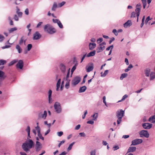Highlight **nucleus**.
I'll return each instance as SVG.
<instances>
[{
  "instance_id": "nucleus-63",
  "label": "nucleus",
  "mask_w": 155,
  "mask_h": 155,
  "mask_svg": "<svg viewBox=\"0 0 155 155\" xmlns=\"http://www.w3.org/2000/svg\"><path fill=\"white\" fill-rule=\"evenodd\" d=\"M115 39V38H114V37H112V38H110V41H109V43L110 44H111V43L113 41H114Z\"/></svg>"
},
{
  "instance_id": "nucleus-43",
  "label": "nucleus",
  "mask_w": 155,
  "mask_h": 155,
  "mask_svg": "<svg viewBox=\"0 0 155 155\" xmlns=\"http://www.w3.org/2000/svg\"><path fill=\"white\" fill-rule=\"evenodd\" d=\"M58 25L59 28H63V26L61 22L60 21L59 22L57 23Z\"/></svg>"
},
{
  "instance_id": "nucleus-7",
  "label": "nucleus",
  "mask_w": 155,
  "mask_h": 155,
  "mask_svg": "<svg viewBox=\"0 0 155 155\" xmlns=\"http://www.w3.org/2000/svg\"><path fill=\"white\" fill-rule=\"evenodd\" d=\"M142 141L143 140L141 139H136L132 141V144L131 145H133L134 146L136 145L141 143L142 142Z\"/></svg>"
},
{
  "instance_id": "nucleus-59",
  "label": "nucleus",
  "mask_w": 155,
  "mask_h": 155,
  "mask_svg": "<svg viewBox=\"0 0 155 155\" xmlns=\"http://www.w3.org/2000/svg\"><path fill=\"white\" fill-rule=\"evenodd\" d=\"M64 140H63L62 141H61V142L58 145V147H60V146L61 145V144L64 143Z\"/></svg>"
},
{
  "instance_id": "nucleus-29",
  "label": "nucleus",
  "mask_w": 155,
  "mask_h": 155,
  "mask_svg": "<svg viewBox=\"0 0 155 155\" xmlns=\"http://www.w3.org/2000/svg\"><path fill=\"white\" fill-rule=\"evenodd\" d=\"M69 75H70V71H69V70L68 72L67 73V74L66 77L64 78V81H62V84H63L64 83V81L65 80H69L68 79V78L69 77Z\"/></svg>"
},
{
  "instance_id": "nucleus-27",
  "label": "nucleus",
  "mask_w": 155,
  "mask_h": 155,
  "mask_svg": "<svg viewBox=\"0 0 155 155\" xmlns=\"http://www.w3.org/2000/svg\"><path fill=\"white\" fill-rule=\"evenodd\" d=\"M61 79H58V81L57 83V88H56V90L57 91H58L59 88L60 87V85L61 84Z\"/></svg>"
},
{
  "instance_id": "nucleus-21",
  "label": "nucleus",
  "mask_w": 155,
  "mask_h": 155,
  "mask_svg": "<svg viewBox=\"0 0 155 155\" xmlns=\"http://www.w3.org/2000/svg\"><path fill=\"white\" fill-rule=\"evenodd\" d=\"M60 68L62 72L64 73L65 71L66 68L65 66L63 64H61L60 65Z\"/></svg>"
},
{
  "instance_id": "nucleus-26",
  "label": "nucleus",
  "mask_w": 155,
  "mask_h": 155,
  "mask_svg": "<svg viewBox=\"0 0 155 155\" xmlns=\"http://www.w3.org/2000/svg\"><path fill=\"white\" fill-rule=\"evenodd\" d=\"M155 78V73L154 72H151L150 74V80H153Z\"/></svg>"
},
{
  "instance_id": "nucleus-24",
  "label": "nucleus",
  "mask_w": 155,
  "mask_h": 155,
  "mask_svg": "<svg viewBox=\"0 0 155 155\" xmlns=\"http://www.w3.org/2000/svg\"><path fill=\"white\" fill-rule=\"evenodd\" d=\"M95 53L96 51H95L91 52L87 55V57H89L91 56H93L95 55Z\"/></svg>"
},
{
  "instance_id": "nucleus-4",
  "label": "nucleus",
  "mask_w": 155,
  "mask_h": 155,
  "mask_svg": "<svg viewBox=\"0 0 155 155\" xmlns=\"http://www.w3.org/2000/svg\"><path fill=\"white\" fill-rule=\"evenodd\" d=\"M124 111L122 110H118L116 112V117L118 118L117 121L118 124H119L121 122L122 117L124 116Z\"/></svg>"
},
{
  "instance_id": "nucleus-58",
  "label": "nucleus",
  "mask_w": 155,
  "mask_h": 155,
  "mask_svg": "<svg viewBox=\"0 0 155 155\" xmlns=\"http://www.w3.org/2000/svg\"><path fill=\"white\" fill-rule=\"evenodd\" d=\"M95 150H94L91 152V155H95Z\"/></svg>"
},
{
  "instance_id": "nucleus-14",
  "label": "nucleus",
  "mask_w": 155,
  "mask_h": 155,
  "mask_svg": "<svg viewBox=\"0 0 155 155\" xmlns=\"http://www.w3.org/2000/svg\"><path fill=\"white\" fill-rule=\"evenodd\" d=\"M94 68L93 64H91V65L88 67L86 66V69L87 72H90L91 71H92Z\"/></svg>"
},
{
  "instance_id": "nucleus-40",
  "label": "nucleus",
  "mask_w": 155,
  "mask_h": 155,
  "mask_svg": "<svg viewBox=\"0 0 155 155\" xmlns=\"http://www.w3.org/2000/svg\"><path fill=\"white\" fill-rule=\"evenodd\" d=\"M19 11V9H18L16 12L19 17H21L22 15V13L21 12H20Z\"/></svg>"
},
{
  "instance_id": "nucleus-52",
  "label": "nucleus",
  "mask_w": 155,
  "mask_h": 155,
  "mask_svg": "<svg viewBox=\"0 0 155 155\" xmlns=\"http://www.w3.org/2000/svg\"><path fill=\"white\" fill-rule=\"evenodd\" d=\"M26 131L28 132V134H29L30 132V128L29 126L27 127V128L26 129Z\"/></svg>"
},
{
  "instance_id": "nucleus-36",
  "label": "nucleus",
  "mask_w": 155,
  "mask_h": 155,
  "mask_svg": "<svg viewBox=\"0 0 155 155\" xmlns=\"http://www.w3.org/2000/svg\"><path fill=\"white\" fill-rule=\"evenodd\" d=\"M6 62L7 61L6 60L2 59L0 60V66L6 64Z\"/></svg>"
},
{
  "instance_id": "nucleus-55",
  "label": "nucleus",
  "mask_w": 155,
  "mask_h": 155,
  "mask_svg": "<svg viewBox=\"0 0 155 155\" xmlns=\"http://www.w3.org/2000/svg\"><path fill=\"white\" fill-rule=\"evenodd\" d=\"M10 47L11 46L10 45H5V46L2 47V48L3 49H4L5 48H8Z\"/></svg>"
},
{
  "instance_id": "nucleus-54",
  "label": "nucleus",
  "mask_w": 155,
  "mask_h": 155,
  "mask_svg": "<svg viewBox=\"0 0 155 155\" xmlns=\"http://www.w3.org/2000/svg\"><path fill=\"white\" fill-rule=\"evenodd\" d=\"M113 32L114 33L115 35L116 36L117 35L118 33L117 32V31L116 29H114L113 30Z\"/></svg>"
},
{
  "instance_id": "nucleus-32",
  "label": "nucleus",
  "mask_w": 155,
  "mask_h": 155,
  "mask_svg": "<svg viewBox=\"0 0 155 155\" xmlns=\"http://www.w3.org/2000/svg\"><path fill=\"white\" fill-rule=\"evenodd\" d=\"M127 73H123L121 74L120 77V79L121 80H122L124 78L127 77Z\"/></svg>"
},
{
  "instance_id": "nucleus-15",
  "label": "nucleus",
  "mask_w": 155,
  "mask_h": 155,
  "mask_svg": "<svg viewBox=\"0 0 155 155\" xmlns=\"http://www.w3.org/2000/svg\"><path fill=\"white\" fill-rule=\"evenodd\" d=\"M52 91L51 90H50L48 92V100L49 103H51L52 102V99L51 98V94Z\"/></svg>"
},
{
  "instance_id": "nucleus-37",
  "label": "nucleus",
  "mask_w": 155,
  "mask_h": 155,
  "mask_svg": "<svg viewBox=\"0 0 155 155\" xmlns=\"http://www.w3.org/2000/svg\"><path fill=\"white\" fill-rule=\"evenodd\" d=\"M38 136L39 138L41 139H42V140H44V137L42 136V135L40 133V131H39V130H38Z\"/></svg>"
},
{
  "instance_id": "nucleus-20",
  "label": "nucleus",
  "mask_w": 155,
  "mask_h": 155,
  "mask_svg": "<svg viewBox=\"0 0 155 155\" xmlns=\"http://www.w3.org/2000/svg\"><path fill=\"white\" fill-rule=\"evenodd\" d=\"M6 76L5 75V73L3 71L0 70V78L4 80Z\"/></svg>"
},
{
  "instance_id": "nucleus-1",
  "label": "nucleus",
  "mask_w": 155,
  "mask_h": 155,
  "mask_svg": "<svg viewBox=\"0 0 155 155\" xmlns=\"http://www.w3.org/2000/svg\"><path fill=\"white\" fill-rule=\"evenodd\" d=\"M35 144L33 141L31 139H29L27 140L23 143L22 147L23 150L25 152L29 150V149L34 146Z\"/></svg>"
},
{
  "instance_id": "nucleus-53",
  "label": "nucleus",
  "mask_w": 155,
  "mask_h": 155,
  "mask_svg": "<svg viewBox=\"0 0 155 155\" xmlns=\"http://www.w3.org/2000/svg\"><path fill=\"white\" fill-rule=\"evenodd\" d=\"M57 134L59 137H61L63 134V133L62 131H60L59 132H58L57 133Z\"/></svg>"
},
{
  "instance_id": "nucleus-60",
  "label": "nucleus",
  "mask_w": 155,
  "mask_h": 155,
  "mask_svg": "<svg viewBox=\"0 0 155 155\" xmlns=\"http://www.w3.org/2000/svg\"><path fill=\"white\" fill-rule=\"evenodd\" d=\"M25 14L26 15H28L29 14V11L28 9V8H26L25 10Z\"/></svg>"
},
{
  "instance_id": "nucleus-41",
  "label": "nucleus",
  "mask_w": 155,
  "mask_h": 155,
  "mask_svg": "<svg viewBox=\"0 0 155 155\" xmlns=\"http://www.w3.org/2000/svg\"><path fill=\"white\" fill-rule=\"evenodd\" d=\"M74 143V142H73L69 145L67 149L68 151H69L71 149Z\"/></svg>"
},
{
  "instance_id": "nucleus-6",
  "label": "nucleus",
  "mask_w": 155,
  "mask_h": 155,
  "mask_svg": "<svg viewBox=\"0 0 155 155\" xmlns=\"http://www.w3.org/2000/svg\"><path fill=\"white\" fill-rule=\"evenodd\" d=\"M81 78L78 76L75 77L72 81V85L75 86L77 84L81 81Z\"/></svg>"
},
{
  "instance_id": "nucleus-31",
  "label": "nucleus",
  "mask_w": 155,
  "mask_h": 155,
  "mask_svg": "<svg viewBox=\"0 0 155 155\" xmlns=\"http://www.w3.org/2000/svg\"><path fill=\"white\" fill-rule=\"evenodd\" d=\"M70 80H65L64 81H66V83L65 85V87L66 89H68L69 87V82Z\"/></svg>"
},
{
  "instance_id": "nucleus-47",
  "label": "nucleus",
  "mask_w": 155,
  "mask_h": 155,
  "mask_svg": "<svg viewBox=\"0 0 155 155\" xmlns=\"http://www.w3.org/2000/svg\"><path fill=\"white\" fill-rule=\"evenodd\" d=\"M76 68V65H74L72 68L71 71V74L73 73L74 71L75 70Z\"/></svg>"
},
{
  "instance_id": "nucleus-33",
  "label": "nucleus",
  "mask_w": 155,
  "mask_h": 155,
  "mask_svg": "<svg viewBox=\"0 0 155 155\" xmlns=\"http://www.w3.org/2000/svg\"><path fill=\"white\" fill-rule=\"evenodd\" d=\"M17 29V28H16L14 27L8 30V31L9 33H11L15 31H16Z\"/></svg>"
},
{
  "instance_id": "nucleus-39",
  "label": "nucleus",
  "mask_w": 155,
  "mask_h": 155,
  "mask_svg": "<svg viewBox=\"0 0 155 155\" xmlns=\"http://www.w3.org/2000/svg\"><path fill=\"white\" fill-rule=\"evenodd\" d=\"M142 2L143 6V8L144 9L147 5V2L146 0H141Z\"/></svg>"
},
{
  "instance_id": "nucleus-49",
  "label": "nucleus",
  "mask_w": 155,
  "mask_h": 155,
  "mask_svg": "<svg viewBox=\"0 0 155 155\" xmlns=\"http://www.w3.org/2000/svg\"><path fill=\"white\" fill-rule=\"evenodd\" d=\"M4 38L5 37L3 35H0V42L2 41Z\"/></svg>"
},
{
  "instance_id": "nucleus-42",
  "label": "nucleus",
  "mask_w": 155,
  "mask_h": 155,
  "mask_svg": "<svg viewBox=\"0 0 155 155\" xmlns=\"http://www.w3.org/2000/svg\"><path fill=\"white\" fill-rule=\"evenodd\" d=\"M128 97V95L127 94L124 95L122 97V99L119 101L118 102H120L122 101H123L125 99Z\"/></svg>"
},
{
  "instance_id": "nucleus-18",
  "label": "nucleus",
  "mask_w": 155,
  "mask_h": 155,
  "mask_svg": "<svg viewBox=\"0 0 155 155\" xmlns=\"http://www.w3.org/2000/svg\"><path fill=\"white\" fill-rule=\"evenodd\" d=\"M100 47L97 48V53L100 52L104 50L105 49V46L103 45H100Z\"/></svg>"
},
{
  "instance_id": "nucleus-11",
  "label": "nucleus",
  "mask_w": 155,
  "mask_h": 155,
  "mask_svg": "<svg viewBox=\"0 0 155 155\" xmlns=\"http://www.w3.org/2000/svg\"><path fill=\"white\" fill-rule=\"evenodd\" d=\"M140 135H142L147 138L149 137V134L147 130H142L140 131Z\"/></svg>"
},
{
  "instance_id": "nucleus-25",
  "label": "nucleus",
  "mask_w": 155,
  "mask_h": 155,
  "mask_svg": "<svg viewBox=\"0 0 155 155\" xmlns=\"http://www.w3.org/2000/svg\"><path fill=\"white\" fill-rule=\"evenodd\" d=\"M87 87L85 86H83L80 88L79 92V93H81L84 92L86 89Z\"/></svg>"
},
{
  "instance_id": "nucleus-8",
  "label": "nucleus",
  "mask_w": 155,
  "mask_h": 155,
  "mask_svg": "<svg viewBox=\"0 0 155 155\" xmlns=\"http://www.w3.org/2000/svg\"><path fill=\"white\" fill-rule=\"evenodd\" d=\"M17 68L22 69L23 67V62L22 60H20L16 65Z\"/></svg>"
},
{
  "instance_id": "nucleus-56",
  "label": "nucleus",
  "mask_w": 155,
  "mask_h": 155,
  "mask_svg": "<svg viewBox=\"0 0 155 155\" xmlns=\"http://www.w3.org/2000/svg\"><path fill=\"white\" fill-rule=\"evenodd\" d=\"M87 123L88 124H93L94 123V122L93 120H91L87 121Z\"/></svg>"
},
{
  "instance_id": "nucleus-12",
  "label": "nucleus",
  "mask_w": 155,
  "mask_h": 155,
  "mask_svg": "<svg viewBox=\"0 0 155 155\" xmlns=\"http://www.w3.org/2000/svg\"><path fill=\"white\" fill-rule=\"evenodd\" d=\"M47 116V112L46 111H45L44 114H42L41 113H40L38 114V117L39 118H44L45 119Z\"/></svg>"
},
{
  "instance_id": "nucleus-51",
  "label": "nucleus",
  "mask_w": 155,
  "mask_h": 155,
  "mask_svg": "<svg viewBox=\"0 0 155 155\" xmlns=\"http://www.w3.org/2000/svg\"><path fill=\"white\" fill-rule=\"evenodd\" d=\"M103 41V38H100L97 40V43H100Z\"/></svg>"
},
{
  "instance_id": "nucleus-50",
  "label": "nucleus",
  "mask_w": 155,
  "mask_h": 155,
  "mask_svg": "<svg viewBox=\"0 0 155 155\" xmlns=\"http://www.w3.org/2000/svg\"><path fill=\"white\" fill-rule=\"evenodd\" d=\"M65 4V2H63L61 3H59L58 5V6L59 7H61L63 6Z\"/></svg>"
},
{
  "instance_id": "nucleus-45",
  "label": "nucleus",
  "mask_w": 155,
  "mask_h": 155,
  "mask_svg": "<svg viewBox=\"0 0 155 155\" xmlns=\"http://www.w3.org/2000/svg\"><path fill=\"white\" fill-rule=\"evenodd\" d=\"M150 20V17L149 16H148L146 18L145 21V24L147 25L148 22V21Z\"/></svg>"
},
{
  "instance_id": "nucleus-28",
  "label": "nucleus",
  "mask_w": 155,
  "mask_h": 155,
  "mask_svg": "<svg viewBox=\"0 0 155 155\" xmlns=\"http://www.w3.org/2000/svg\"><path fill=\"white\" fill-rule=\"evenodd\" d=\"M108 71V70H106L104 71V73L101 72V76L102 77H105L106 75L107 74Z\"/></svg>"
},
{
  "instance_id": "nucleus-62",
  "label": "nucleus",
  "mask_w": 155,
  "mask_h": 155,
  "mask_svg": "<svg viewBox=\"0 0 155 155\" xmlns=\"http://www.w3.org/2000/svg\"><path fill=\"white\" fill-rule=\"evenodd\" d=\"M14 19L16 21H18V18L16 15H15L14 17Z\"/></svg>"
},
{
  "instance_id": "nucleus-17",
  "label": "nucleus",
  "mask_w": 155,
  "mask_h": 155,
  "mask_svg": "<svg viewBox=\"0 0 155 155\" xmlns=\"http://www.w3.org/2000/svg\"><path fill=\"white\" fill-rule=\"evenodd\" d=\"M150 69L149 68H146L144 70V72L146 77H148L149 76Z\"/></svg>"
},
{
  "instance_id": "nucleus-2",
  "label": "nucleus",
  "mask_w": 155,
  "mask_h": 155,
  "mask_svg": "<svg viewBox=\"0 0 155 155\" xmlns=\"http://www.w3.org/2000/svg\"><path fill=\"white\" fill-rule=\"evenodd\" d=\"M136 8L135 11L136 13L133 12L131 13V18H134L136 16L137 17V21H138V18L140 14L141 5L140 4H137L136 5Z\"/></svg>"
},
{
  "instance_id": "nucleus-19",
  "label": "nucleus",
  "mask_w": 155,
  "mask_h": 155,
  "mask_svg": "<svg viewBox=\"0 0 155 155\" xmlns=\"http://www.w3.org/2000/svg\"><path fill=\"white\" fill-rule=\"evenodd\" d=\"M136 147H130L127 151V152H133L135 151L136 150Z\"/></svg>"
},
{
  "instance_id": "nucleus-64",
  "label": "nucleus",
  "mask_w": 155,
  "mask_h": 155,
  "mask_svg": "<svg viewBox=\"0 0 155 155\" xmlns=\"http://www.w3.org/2000/svg\"><path fill=\"white\" fill-rule=\"evenodd\" d=\"M79 135L81 137H84L85 136V134L84 133H79Z\"/></svg>"
},
{
  "instance_id": "nucleus-34",
  "label": "nucleus",
  "mask_w": 155,
  "mask_h": 155,
  "mask_svg": "<svg viewBox=\"0 0 155 155\" xmlns=\"http://www.w3.org/2000/svg\"><path fill=\"white\" fill-rule=\"evenodd\" d=\"M16 48L18 50V52L19 53H20L21 52L22 49L18 45H16Z\"/></svg>"
},
{
  "instance_id": "nucleus-16",
  "label": "nucleus",
  "mask_w": 155,
  "mask_h": 155,
  "mask_svg": "<svg viewBox=\"0 0 155 155\" xmlns=\"http://www.w3.org/2000/svg\"><path fill=\"white\" fill-rule=\"evenodd\" d=\"M41 143L38 141L36 142L35 149L37 151H39L40 149Z\"/></svg>"
},
{
  "instance_id": "nucleus-38",
  "label": "nucleus",
  "mask_w": 155,
  "mask_h": 155,
  "mask_svg": "<svg viewBox=\"0 0 155 155\" xmlns=\"http://www.w3.org/2000/svg\"><path fill=\"white\" fill-rule=\"evenodd\" d=\"M92 117L93 118V120H96L98 117V114L97 113H95L92 116Z\"/></svg>"
},
{
  "instance_id": "nucleus-61",
  "label": "nucleus",
  "mask_w": 155,
  "mask_h": 155,
  "mask_svg": "<svg viewBox=\"0 0 155 155\" xmlns=\"http://www.w3.org/2000/svg\"><path fill=\"white\" fill-rule=\"evenodd\" d=\"M81 127V125L80 124H78L75 127V129L76 130H78Z\"/></svg>"
},
{
  "instance_id": "nucleus-46",
  "label": "nucleus",
  "mask_w": 155,
  "mask_h": 155,
  "mask_svg": "<svg viewBox=\"0 0 155 155\" xmlns=\"http://www.w3.org/2000/svg\"><path fill=\"white\" fill-rule=\"evenodd\" d=\"M32 47V45L31 44H29L28 45V50L29 51Z\"/></svg>"
},
{
  "instance_id": "nucleus-22",
  "label": "nucleus",
  "mask_w": 155,
  "mask_h": 155,
  "mask_svg": "<svg viewBox=\"0 0 155 155\" xmlns=\"http://www.w3.org/2000/svg\"><path fill=\"white\" fill-rule=\"evenodd\" d=\"M96 47V44L95 43H90L89 44V49L90 50H92Z\"/></svg>"
},
{
  "instance_id": "nucleus-13",
  "label": "nucleus",
  "mask_w": 155,
  "mask_h": 155,
  "mask_svg": "<svg viewBox=\"0 0 155 155\" xmlns=\"http://www.w3.org/2000/svg\"><path fill=\"white\" fill-rule=\"evenodd\" d=\"M132 25V23L131 20H128L125 22L124 25L125 28H127L128 26H130Z\"/></svg>"
},
{
  "instance_id": "nucleus-35",
  "label": "nucleus",
  "mask_w": 155,
  "mask_h": 155,
  "mask_svg": "<svg viewBox=\"0 0 155 155\" xmlns=\"http://www.w3.org/2000/svg\"><path fill=\"white\" fill-rule=\"evenodd\" d=\"M23 42H24V43H25V41L24 40V37L22 36V37H21L20 40V41H19V44L21 45L23 43Z\"/></svg>"
},
{
  "instance_id": "nucleus-10",
  "label": "nucleus",
  "mask_w": 155,
  "mask_h": 155,
  "mask_svg": "<svg viewBox=\"0 0 155 155\" xmlns=\"http://www.w3.org/2000/svg\"><path fill=\"white\" fill-rule=\"evenodd\" d=\"M152 124L148 123H144L143 124L142 126L143 127L146 129H150L152 127Z\"/></svg>"
},
{
  "instance_id": "nucleus-48",
  "label": "nucleus",
  "mask_w": 155,
  "mask_h": 155,
  "mask_svg": "<svg viewBox=\"0 0 155 155\" xmlns=\"http://www.w3.org/2000/svg\"><path fill=\"white\" fill-rule=\"evenodd\" d=\"M52 21L53 22L55 23H58L59 21L60 20L57 19H53Z\"/></svg>"
},
{
  "instance_id": "nucleus-23",
  "label": "nucleus",
  "mask_w": 155,
  "mask_h": 155,
  "mask_svg": "<svg viewBox=\"0 0 155 155\" xmlns=\"http://www.w3.org/2000/svg\"><path fill=\"white\" fill-rule=\"evenodd\" d=\"M149 121L150 122L155 123V115L150 117L149 119Z\"/></svg>"
},
{
  "instance_id": "nucleus-3",
  "label": "nucleus",
  "mask_w": 155,
  "mask_h": 155,
  "mask_svg": "<svg viewBox=\"0 0 155 155\" xmlns=\"http://www.w3.org/2000/svg\"><path fill=\"white\" fill-rule=\"evenodd\" d=\"M44 31L49 34H52L56 31L55 29L49 24L46 25L44 28Z\"/></svg>"
},
{
  "instance_id": "nucleus-44",
  "label": "nucleus",
  "mask_w": 155,
  "mask_h": 155,
  "mask_svg": "<svg viewBox=\"0 0 155 155\" xmlns=\"http://www.w3.org/2000/svg\"><path fill=\"white\" fill-rule=\"evenodd\" d=\"M17 62V61L15 60H14L11 62L9 64V66H11L15 64V63H16Z\"/></svg>"
},
{
  "instance_id": "nucleus-57",
  "label": "nucleus",
  "mask_w": 155,
  "mask_h": 155,
  "mask_svg": "<svg viewBox=\"0 0 155 155\" xmlns=\"http://www.w3.org/2000/svg\"><path fill=\"white\" fill-rule=\"evenodd\" d=\"M113 48V45H112L108 47H107L106 48V50L107 51H109V50H110V48H111V49H112Z\"/></svg>"
},
{
  "instance_id": "nucleus-5",
  "label": "nucleus",
  "mask_w": 155,
  "mask_h": 155,
  "mask_svg": "<svg viewBox=\"0 0 155 155\" xmlns=\"http://www.w3.org/2000/svg\"><path fill=\"white\" fill-rule=\"evenodd\" d=\"M54 109L57 113H59L61 111V107L60 103L56 102L54 105Z\"/></svg>"
},
{
  "instance_id": "nucleus-9",
  "label": "nucleus",
  "mask_w": 155,
  "mask_h": 155,
  "mask_svg": "<svg viewBox=\"0 0 155 155\" xmlns=\"http://www.w3.org/2000/svg\"><path fill=\"white\" fill-rule=\"evenodd\" d=\"M41 37V35L39 32L36 31L34 34L33 39L34 40H38L40 39Z\"/></svg>"
},
{
  "instance_id": "nucleus-30",
  "label": "nucleus",
  "mask_w": 155,
  "mask_h": 155,
  "mask_svg": "<svg viewBox=\"0 0 155 155\" xmlns=\"http://www.w3.org/2000/svg\"><path fill=\"white\" fill-rule=\"evenodd\" d=\"M57 7V3L55 2H54L53 6L51 8L52 10L55 11Z\"/></svg>"
}]
</instances>
